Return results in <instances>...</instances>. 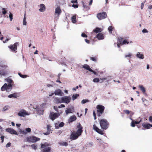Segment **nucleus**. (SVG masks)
<instances>
[{"mask_svg":"<svg viewBox=\"0 0 152 152\" xmlns=\"http://www.w3.org/2000/svg\"><path fill=\"white\" fill-rule=\"evenodd\" d=\"M77 130L76 132H72L70 136V138L73 140H76L78 137L80 136L83 132V127L81 126L80 124L77 126Z\"/></svg>","mask_w":152,"mask_h":152,"instance_id":"1","label":"nucleus"},{"mask_svg":"<svg viewBox=\"0 0 152 152\" xmlns=\"http://www.w3.org/2000/svg\"><path fill=\"white\" fill-rule=\"evenodd\" d=\"M51 145L47 143L44 142L41 144V149L42 152H50Z\"/></svg>","mask_w":152,"mask_h":152,"instance_id":"2","label":"nucleus"},{"mask_svg":"<svg viewBox=\"0 0 152 152\" xmlns=\"http://www.w3.org/2000/svg\"><path fill=\"white\" fill-rule=\"evenodd\" d=\"M99 123L101 128L102 129L106 130L108 127V123L105 119H102L101 120Z\"/></svg>","mask_w":152,"mask_h":152,"instance_id":"3","label":"nucleus"},{"mask_svg":"<svg viewBox=\"0 0 152 152\" xmlns=\"http://www.w3.org/2000/svg\"><path fill=\"white\" fill-rule=\"evenodd\" d=\"M12 84L5 83L1 87V89L2 91L6 90L7 92H9L12 89Z\"/></svg>","mask_w":152,"mask_h":152,"instance_id":"4","label":"nucleus"},{"mask_svg":"<svg viewBox=\"0 0 152 152\" xmlns=\"http://www.w3.org/2000/svg\"><path fill=\"white\" fill-rule=\"evenodd\" d=\"M26 141L29 142H35L39 140L40 139L34 136H29L26 137Z\"/></svg>","mask_w":152,"mask_h":152,"instance_id":"5","label":"nucleus"},{"mask_svg":"<svg viewBox=\"0 0 152 152\" xmlns=\"http://www.w3.org/2000/svg\"><path fill=\"white\" fill-rule=\"evenodd\" d=\"M97 109V114L98 116H100L104 111V107L102 105H98L96 106Z\"/></svg>","mask_w":152,"mask_h":152,"instance_id":"6","label":"nucleus"},{"mask_svg":"<svg viewBox=\"0 0 152 152\" xmlns=\"http://www.w3.org/2000/svg\"><path fill=\"white\" fill-rule=\"evenodd\" d=\"M30 113L27 112L26 110L24 109H21L19 110L18 113V115L21 117H25L26 116L29 115Z\"/></svg>","mask_w":152,"mask_h":152,"instance_id":"7","label":"nucleus"},{"mask_svg":"<svg viewBox=\"0 0 152 152\" xmlns=\"http://www.w3.org/2000/svg\"><path fill=\"white\" fill-rule=\"evenodd\" d=\"M34 109L36 110L37 112L40 115H42L43 113L42 106V105L35 106L34 107Z\"/></svg>","mask_w":152,"mask_h":152,"instance_id":"8","label":"nucleus"},{"mask_svg":"<svg viewBox=\"0 0 152 152\" xmlns=\"http://www.w3.org/2000/svg\"><path fill=\"white\" fill-rule=\"evenodd\" d=\"M61 11L60 7L57 6L55 9L54 17L55 18H58L60 15Z\"/></svg>","mask_w":152,"mask_h":152,"instance_id":"9","label":"nucleus"},{"mask_svg":"<svg viewBox=\"0 0 152 152\" xmlns=\"http://www.w3.org/2000/svg\"><path fill=\"white\" fill-rule=\"evenodd\" d=\"M107 17V14L105 12L99 13L97 15V17L99 20L103 19L106 18Z\"/></svg>","mask_w":152,"mask_h":152,"instance_id":"10","label":"nucleus"},{"mask_svg":"<svg viewBox=\"0 0 152 152\" xmlns=\"http://www.w3.org/2000/svg\"><path fill=\"white\" fill-rule=\"evenodd\" d=\"M60 115L59 113H54L53 112L51 113L50 114L49 117L52 120H53L57 118Z\"/></svg>","mask_w":152,"mask_h":152,"instance_id":"11","label":"nucleus"},{"mask_svg":"<svg viewBox=\"0 0 152 152\" xmlns=\"http://www.w3.org/2000/svg\"><path fill=\"white\" fill-rule=\"evenodd\" d=\"M63 103L68 104L70 101L71 98L69 96H64L62 97Z\"/></svg>","mask_w":152,"mask_h":152,"instance_id":"12","label":"nucleus"},{"mask_svg":"<svg viewBox=\"0 0 152 152\" xmlns=\"http://www.w3.org/2000/svg\"><path fill=\"white\" fill-rule=\"evenodd\" d=\"M18 45V43L16 42L13 45H11L8 46V48L12 51H15L17 49V46Z\"/></svg>","mask_w":152,"mask_h":152,"instance_id":"13","label":"nucleus"},{"mask_svg":"<svg viewBox=\"0 0 152 152\" xmlns=\"http://www.w3.org/2000/svg\"><path fill=\"white\" fill-rule=\"evenodd\" d=\"M6 131L10 133L11 134H14L16 135H18V133H17L15 130L11 128H9L6 129Z\"/></svg>","mask_w":152,"mask_h":152,"instance_id":"14","label":"nucleus"},{"mask_svg":"<svg viewBox=\"0 0 152 152\" xmlns=\"http://www.w3.org/2000/svg\"><path fill=\"white\" fill-rule=\"evenodd\" d=\"M93 129L98 133L101 135L103 134V131L99 129L95 124H94L93 125Z\"/></svg>","mask_w":152,"mask_h":152,"instance_id":"15","label":"nucleus"},{"mask_svg":"<svg viewBox=\"0 0 152 152\" xmlns=\"http://www.w3.org/2000/svg\"><path fill=\"white\" fill-rule=\"evenodd\" d=\"M54 93L56 95L59 96H63L64 94L61 90L59 89L56 90Z\"/></svg>","mask_w":152,"mask_h":152,"instance_id":"16","label":"nucleus"},{"mask_svg":"<svg viewBox=\"0 0 152 152\" xmlns=\"http://www.w3.org/2000/svg\"><path fill=\"white\" fill-rule=\"evenodd\" d=\"M18 133V135L19 136H22L23 134L26 135L27 134V132L24 130H22L21 129H19L18 132H17Z\"/></svg>","mask_w":152,"mask_h":152,"instance_id":"17","label":"nucleus"},{"mask_svg":"<svg viewBox=\"0 0 152 152\" xmlns=\"http://www.w3.org/2000/svg\"><path fill=\"white\" fill-rule=\"evenodd\" d=\"M130 119L132 120V121L131 124V126L132 127H135V124H139L141 121V119L140 121H134V120H132L131 118H130Z\"/></svg>","mask_w":152,"mask_h":152,"instance_id":"18","label":"nucleus"},{"mask_svg":"<svg viewBox=\"0 0 152 152\" xmlns=\"http://www.w3.org/2000/svg\"><path fill=\"white\" fill-rule=\"evenodd\" d=\"M40 8L39 9L40 12H43L45 10V7L43 4H41L40 5Z\"/></svg>","mask_w":152,"mask_h":152,"instance_id":"19","label":"nucleus"},{"mask_svg":"<svg viewBox=\"0 0 152 152\" xmlns=\"http://www.w3.org/2000/svg\"><path fill=\"white\" fill-rule=\"evenodd\" d=\"M19 95L17 93H14L13 94H11L8 96V97L9 98H16L19 97Z\"/></svg>","mask_w":152,"mask_h":152,"instance_id":"20","label":"nucleus"},{"mask_svg":"<svg viewBox=\"0 0 152 152\" xmlns=\"http://www.w3.org/2000/svg\"><path fill=\"white\" fill-rule=\"evenodd\" d=\"M136 57L137 58L142 59L144 58V55L138 52L136 54Z\"/></svg>","mask_w":152,"mask_h":152,"instance_id":"21","label":"nucleus"},{"mask_svg":"<svg viewBox=\"0 0 152 152\" xmlns=\"http://www.w3.org/2000/svg\"><path fill=\"white\" fill-rule=\"evenodd\" d=\"M76 117L75 115L71 116L69 119L68 121L69 123L76 120Z\"/></svg>","mask_w":152,"mask_h":152,"instance_id":"22","label":"nucleus"},{"mask_svg":"<svg viewBox=\"0 0 152 152\" xmlns=\"http://www.w3.org/2000/svg\"><path fill=\"white\" fill-rule=\"evenodd\" d=\"M55 100V102L57 103H63L62 97L61 98H56Z\"/></svg>","mask_w":152,"mask_h":152,"instance_id":"23","label":"nucleus"},{"mask_svg":"<svg viewBox=\"0 0 152 152\" xmlns=\"http://www.w3.org/2000/svg\"><path fill=\"white\" fill-rule=\"evenodd\" d=\"M123 39L122 38H118V40L117 42V45L118 48H120V45H122V42L123 41Z\"/></svg>","mask_w":152,"mask_h":152,"instance_id":"24","label":"nucleus"},{"mask_svg":"<svg viewBox=\"0 0 152 152\" xmlns=\"http://www.w3.org/2000/svg\"><path fill=\"white\" fill-rule=\"evenodd\" d=\"M97 38L99 40L102 39L104 38V36L103 34L100 33H99L97 35Z\"/></svg>","mask_w":152,"mask_h":152,"instance_id":"25","label":"nucleus"},{"mask_svg":"<svg viewBox=\"0 0 152 152\" xmlns=\"http://www.w3.org/2000/svg\"><path fill=\"white\" fill-rule=\"evenodd\" d=\"M142 126L145 129H148L150 128V124L148 123L143 124Z\"/></svg>","mask_w":152,"mask_h":152,"instance_id":"26","label":"nucleus"},{"mask_svg":"<svg viewBox=\"0 0 152 152\" xmlns=\"http://www.w3.org/2000/svg\"><path fill=\"white\" fill-rule=\"evenodd\" d=\"M102 31V29L101 28H96L93 31L96 33H97L99 32H101Z\"/></svg>","mask_w":152,"mask_h":152,"instance_id":"27","label":"nucleus"},{"mask_svg":"<svg viewBox=\"0 0 152 152\" xmlns=\"http://www.w3.org/2000/svg\"><path fill=\"white\" fill-rule=\"evenodd\" d=\"M83 67L86 69L90 71L91 70V69L90 68V67L87 64H85L83 66Z\"/></svg>","mask_w":152,"mask_h":152,"instance_id":"28","label":"nucleus"},{"mask_svg":"<svg viewBox=\"0 0 152 152\" xmlns=\"http://www.w3.org/2000/svg\"><path fill=\"white\" fill-rule=\"evenodd\" d=\"M72 22L73 23H75L76 22V16L74 15L71 18Z\"/></svg>","mask_w":152,"mask_h":152,"instance_id":"29","label":"nucleus"},{"mask_svg":"<svg viewBox=\"0 0 152 152\" xmlns=\"http://www.w3.org/2000/svg\"><path fill=\"white\" fill-rule=\"evenodd\" d=\"M50 126L49 125H48L47 126V128L48 132L47 133H44V134L45 135H48L49 134L50 131Z\"/></svg>","mask_w":152,"mask_h":152,"instance_id":"30","label":"nucleus"},{"mask_svg":"<svg viewBox=\"0 0 152 152\" xmlns=\"http://www.w3.org/2000/svg\"><path fill=\"white\" fill-rule=\"evenodd\" d=\"M65 112L66 115H68L69 113H72V112L71 109L70 108H67L65 110Z\"/></svg>","mask_w":152,"mask_h":152,"instance_id":"31","label":"nucleus"},{"mask_svg":"<svg viewBox=\"0 0 152 152\" xmlns=\"http://www.w3.org/2000/svg\"><path fill=\"white\" fill-rule=\"evenodd\" d=\"M30 146L32 148L34 149L35 150L37 149V146L36 144H34L31 145Z\"/></svg>","mask_w":152,"mask_h":152,"instance_id":"32","label":"nucleus"},{"mask_svg":"<svg viewBox=\"0 0 152 152\" xmlns=\"http://www.w3.org/2000/svg\"><path fill=\"white\" fill-rule=\"evenodd\" d=\"M132 53H129L125 55V57L126 58H127V57L131 58L132 56Z\"/></svg>","mask_w":152,"mask_h":152,"instance_id":"33","label":"nucleus"},{"mask_svg":"<svg viewBox=\"0 0 152 152\" xmlns=\"http://www.w3.org/2000/svg\"><path fill=\"white\" fill-rule=\"evenodd\" d=\"M6 80L7 82L9 83V84H12V85H13L12 84L13 81L12 79L8 78Z\"/></svg>","mask_w":152,"mask_h":152,"instance_id":"34","label":"nucleus"},{"mask_svg":"<svg viewBox=\"0 0 152 152\" xmlns=\"http://www.w3.org/2000/svg\"><path fill=\"white\" fill-rule=\"evenodd\" d=\"M26 14H25L24 15V16L23 20V24L24 25H26Z\"/></svg>","mask_w":152,"mask_h":152,"instance_id":"35","label":"nucleus"},{"mask_svg":"<svg viewBox=\"0 0 152 152\" xmlns=\"http://www.w3.org/2000/svg\"><path fill=\"white\" fill-rule=\"evenodd\" d=\"M78 96V94H75L73 95L72 96V99L73 100H74L76 99H77V97Z\"/></svg>","mask_w":152,"mask_h":152,"instance_id":"36","label":"nucleus"},{"mask_svg":"<svg viewBox=\"0 0 152 152\" xmlns=\"http://www.w3.org/2000/svg\"><path fill=\"white\" fill-rule=\"evenodd\" d=\"M139 87L141 91H142L143 93H145V88L142 86H140Z\"/></svg>","mask_w":152,"mask_h":152,"instance_id":"37","label":"nucleus"},{"mask_svg":"<svg viewBox=\"0 0 152 152\" xmlns=\"http://www.w3.org/2000/svg\"><path fill=\"white\" fill-rule=\"evenodd\" d=\"M1 11L3 15H5L7 13L6 9L3 8L1 9Z\"/></svg>","mask_w":152,"mask_h":152,"instance_id":"38","label":"nucleus"},{"mask_svg":"<svg viewBox=\"0 0 152 152\" xmlns=\"http://www.w3.org/2000/svg\"><path fill=\"white\" fill-rule=\"evenodd\" d=\"M18 75L20 77L23 78H26L28 77L26 75H22L20 73H18Z\"/></svg>","mask_w":152,"mask_h":152,"instance_id":"39","label":"nucleus"},{"mask_svg":"<svg viewBox=\"0 0 152 152\" xmlns=\"http://www.w3.org/2000/svg\"><path fill=\"white\" fill-rule=\"evenodd\" d=\"M99 81V79L98 78H94L93 80V81L94 83H98Z\"/></svg>","mask_w":152,"mask_h":152,"instance_id":"40","label":"nucleus"},{"mask_svg":"<svg viewBox=\"0 0 152 152\" xmlns=\"http://www.w3.org/2000/svg\"><path fill=\"white\" fill-rule=\"evenodd\" d=\"M89 102L88 100L87 99H83L82 100L81 102V103L82 104H84L85 103H86L87 102Z\"/></svg>","mask_w":152,"mask_h":152,"instance_id":"41","label":"nucleus"},{"mask_svg":"<svg viewBox=\"0 0 152 152\" xmlns=\"http://www.w3.org/2000/svg\"><path fill=\"white\" fill-rule=\"evenodd\" d=\"M113 27L111 26H110L108 28V30L110 33H111V31H113Z\"/></svg>","mask_w":152,"mask_h":152,"instance_id":"42","label":"nucleus"},{"mask_svg":"<svg viewBox=\"0 0 152 152\" xmlns=\"http://www.w3.org/2000/svg\"><path fill=\"white\" fill-rule=\"evenodd\" d=\"M9 17L10 19V21H11L12 20V17H13V15L12 14V13H11L10 12V14L9 15Z\"/></svg>","mask_w":152,"mask_h":152,"instance_id":"43","label":"nucleus"},{"mask_svg":"<svg viewBox=\"0 0 152 152\" xmlns=\"http://www.w3.org/2000/svg\"><path fill=\"white\" fill-rule=\"evenodd\" d=\"M26 131V132H27V133H29L31 132V129L29 128H26L25 130Z\"/></svg>","mask_w":152,"mask_h":152,"instance_id":"44","label":"nucleus"},{"mask_svg":"<svg viewBox=\"0 0 152 152\" xmlns=\"http://www.w3.org/2000/svg\"><path fill=\"white\" fill-rule=\"evenodd\" d=\"M8 109V107L7 106H5L3 107L2 110V111L4 112L5 111L7 110Z\"/></svg>","mask_w":152,"mask_h":152,"instance_id":"45","label":"nucleus"},{"mask_svg":"<svg viewBox=\"0 0 152 152\" xmlns=\"http://www.w3.org/2000/svg\"><path fill=\"white\" fill-rule=\"evenodd\" d=\"M129 43V42L127 41V40L125 39L123 41L122 44H128Z\"/></svg>","mask_w":152,"mask_h":152,"instance_id":"46","label":"nucleus"},{"mask_svg":"<svg viewBox=\"0 0 152 152\" xmlns=\"http://www.w3.org/2000/svg\"><path fill=\"white\" fill-rule=\"evenodd\" d=\"M0 75H5V74L3 70L0 71Z\"/></svg>","mask_w":152,"mask_h":152,"instance_id":"47","label":"nucleus"},{"mask_svg":"<svg viewBox=\"0 0 152 152\" xmlns=\"http://www.w3.org/2000/svg\"><path fill=\"white\" fill-rule=\"evenodd\" d=\"M142 31L143 33H147L148 32V31H147V30L145 28L143 29Z\"/></svg>","mask_w":152,"mask_h":152,"instance_id":"48","label":"nucleus"},{"mask_svg":"<svg viewBox=\"0 0 152 152\" xmlns=\"http://www.w3.org/2000/svg\"><path fill=\"white\" fill-rule=\"evenodd\" d=\"M64 124L63 122H61L59 124V127H62L64 126Z\"/></svg>","mask_w":152,"mask_h":152,"instance_id":"49","label":"nucleus"},{"mask_svg":"<svg viewBox=\"0 0 152 152\" xmlns=\"http://www.w3.org/2000/svg\"><path fill=\"white\" fill-rule=\"evenodd\" d=\"M61 144V145H64L65 146H67L68 145L67 143L66 142H63Z\"/></svg>","mask_w":152,"mask_h":152,"instance_id":"50","label":"nucleus"},{"mask_svg":"<svg viewBox=\"0 0 152 152\" xmlns=\"http://www.w3.org/2000/svg\"><path fill=\"white\" fill-rule=\"evenodd\" d=\"M145 2H144L142 3H141V9L142 10V9L143 8L144 5V3H145Z\"/></svg>","mask_w":152,"mask_h":152,"instance_id":"51","label":"nucleus"},{"mask_svg":"<svg viewBox=\"0 0 152 152\" xmlns=\"http://www.w3.org/2000/svg\"><path fill=\"white\" fill-rule=\"evenodd\" d=\"M124 112L126 114H129L130 112V111L128 110H124Z\"/></svg>","mask_w":152,"mask_h":152,"instance_id":"52","label":"nucleus"},{"mask_svg":"<svg viewBox=\"0 0 152 152\" xmlns=\"http://www.w3.org/2000/svg\"><path fill=\"white\" fill-rule=\"evenodd\" d=\"M81 36L83 37H87V35L83 33L82 34Z\"/></svg>","mask_w":152,"mask_h":152,"instance_id":"53","label":"nucleus"},{"mask_svg":"<svg viewBox=\"0 0 152 152\" xmlns=\"http://www.w3.org/2000/svg\"><path fill=\"white\" fill-rule=\"evenodd\" d=\"M11 143L10 142H9L7 143L6 145V147L7 148L9 147L10 146Z\"/></svg>","mask_w":152,"mask_h":152,"instance_id":"54","label":"nucleus"},{"mask_svg":"<svg viewBox=\"0 0 152 152\" xmlns=\"http://www.w3.org/2000/svg\"><path fill=\"white\" fill-rule=\"evenodd\" d=\"M77 0H72L71 2L72 3H77Z\"/></svg>","mask_w":152,"mask_h":152,"instance_id":"55","label":"nucleus"},{"mask_svg":"<svg viewBox=\"0 0 152 152\" xmlns=\"http://www.w3.org/2000/svg\"><path fill=\"white\" fill-rule=\"evenodd\" d=\"M65 107V105L63 104H61L58 107L59 108H61V107Z\"/></svg>","mask_w":152,"mask_h":152,"instance_id":"56","label":"nucleus"},{"mask_svg":"<svg viewBox=\"0 0 152 152\" xmlns=\"http://www.w3.org/2000/svg\"><path fill=\"white\" fill-rule=\"evenodd\" d=\"M1 140V142L2 143L4 142V136H2L0 137Z\"/></svg>","mask_w":152,"mask_h":152,"instance_id":"57","label":"nucleus"},{"mask_svg":"<svg viewBox=\"0 0 152 152\" xmlns=\"http://www.w3.org/2000/svg\"><path fill=\"white\" fill-rule=\"evenodd\" d=\"M72 7H74V8H77L78 7V6L77 5L73 4L72 5Z\"/></svg>","mask_w":152,"mask_h":152,"instance_id":"58","label":"nucleus"},{"mask_svg":"<svg viewBox=\"0 0 152 152\" xmlns=\"http://www.w3.org/2000/svg\"><path fill=\"white\" fill-rule=\"evenodd\" d=\"M91 59L94 61H95L96 60V58L95 57H94L91 58Z\"/></svg>","mask_w":152,"mask_h":152,"instance_id":"59","label":"nucleus"},{"mask_svg":"<svg viewBox=\"0 0 152 152\" xmlns=\"http://www.w3.org/2000/svg\"><path fill=\"white\" fill-rule=\"evenodd\" d=\"M55 126L56 129H58L59 128V126L58 124H55Z\"/></svg>","mask_w":152,"mask_h":152,"instance_id":"60","label":"nucleus"},{"mask_svg":"<svg viewBox=\"0 0 152 152\" xmlns=\"http://www.w3.org/2000/svg\"><path fill=\"white\" fill-rule=\"evenodd\" d=\"M100 80H102V81L100 82V83H102L103 80H106V78H100Z\"/></svg>","mask_w":152,"mask_h":152,"instance_id":"61","label":"nucleus"},{"mask_svg":"<svg viewBox=\"0 0 152 152\" xmlns=\"http://www.w3.org/2000/svg\"><path fill=\"white\" fill-rule=\"evenodd\" d=\"M54 109L57 112H58V109L57 107H56L54 106H53Z\"/></svg>","mask_w":152,"mask_h":152,"instance_id":"62","label":"nucleus"},{"mask_svg":"<svg viewBox=\"0 0 152 152\" xmlns=\"http://www.w3.org/2000/svg\"><path fill=\"white\" fill-rule=\"evenodd\" d=\"M149 120L150 122H152V116H150L149 117Z\"/></svg>","mask_w":152,"mask_h":152,"instance_id":"63","label":"nucleus"},{"mask_svg":"<svg viewBox=\"0 0 152 152\" xmlns=\"http://www.w3.org/2000/svg\"><path fill=\"white\" fill-rule=\"evenodd\" d=\"M148 8L150 10L152 9V5H149L148 7Z\"/></svg>","mask_w":152,"mask_h":152,"instance_id":"64","label":"nucleus"}]
</instances>
